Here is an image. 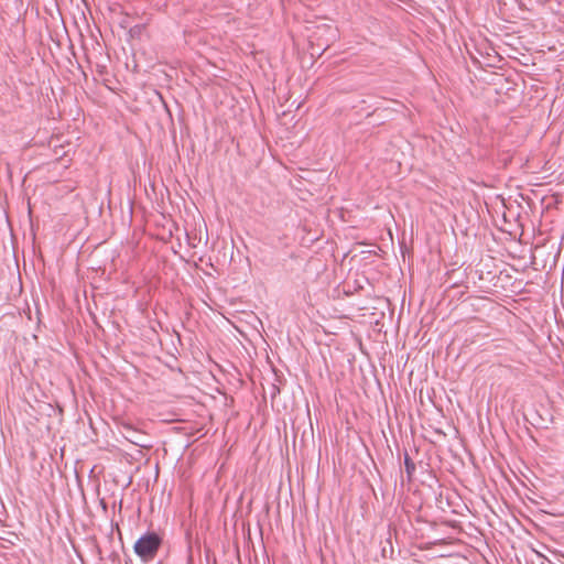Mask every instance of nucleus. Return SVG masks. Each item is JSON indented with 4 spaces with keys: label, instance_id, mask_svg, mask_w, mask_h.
<instances>
[{
    "label": "nucleus",
    "instance_id": "f257e3e1",
    "mask_svg": "<svg viewBox=\"0 0 564 564\" xmlns=\"http://www.w3.org/2000/svg\"><path fill=\"white\" fill-rule=\"evenodd\" d=\"M162 539L155 532H148L139 538L134 544V552L143 561H151L155 557Z\"/></svg>",
    "mask_w": 564,
    "mask_h": 564
},
{
    "label": "nucleus",
    "instance_id": "f03ea898",
    "mask_svg": "<svg viewBox=\"0 0 564 564\" xmlns=\"http://www.w3.org/2000/svg\"><path fill=\"white\" fill-rule=\"evenodd\" d=\"M126 433L124 437L133 443L134 445L144 447V445L141 443L142 434L139 433L137 430L132 429L131 426H124Z\"/></svg>",
    "mask_w": 564,
    "mask_h": 564
},
{
    "label": "nucleus",
    "instance_id": "7ed1b4c3",
    "mask_svg": "<svg viewBox=\"0 0 564 564\" xmlns=\"http://www.w3.org/2000/svg\"><path fill=\"white\" fill-rule=\"evenodd\" d=\"M404 467H405V471H406V475H408V480L411 481V479L413 477V474L415 471V464L410 458L408 453H405V456H404Z\"/></svg>",
    "mask_w": 564,
    "mask_h": 564
}]
</instances>
